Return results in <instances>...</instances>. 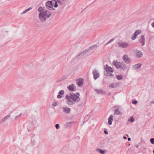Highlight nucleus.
Masks as SVG:
<instances>
[{
    "mask_svg": "<svg viewBox=\"0 0 154 154\" xmlns=\"http://www.w3.org/2000/svg\"><path fill=\"white\" fill-rule=\"evenodd\" d=\"M112 64L113 65L115 66L116 68L117 69H121V70H124L127 69L126 65L123 62H118L117 60H114Z\"/></svg>",
    "mask_w": 154,
    "mask_h": 154,
    "instance_id": "nucleus-3",
    "label": "nucleus"
},
{
    "mask_svg": "<svg viewBox=\"0 0 154 154\" xmlns=\"http://www.w3.org/2000/svg\"><path fill=\"white\" fill-rule=\"evenodd\" d=\"M121 114V112L119 111L118 109H115L114 110V114L116 115H119Z\"/></svg>",
    "mask_w": 154,
    "mask_h": 154,
    "instance_id": "nucleus-22",
    "label": "nucleus"
},
{
    "mask_svg": "<svg viewBox=\"0 0 154 154\" xmlns=\"http://www.w3.org/2000/svg\"><path fill=\"white\" fill-rule=\"evenodd\" d=\"M75 122L74 121H72V122H69L68 123V124L69 125L70 124H74L75 123Z\"/></svg>",
    "mask_w": 154,
    "mask_h": 154,
    "instance_id": "nucleus-38",
    "label": "nucleus"
},
{
    "mask_svg": "<svg viewBox=\"0 0 154 154\" xmlns=\"http://www.w3.org/2000/svg\"><path fill=\"white\" fill-rule=\"evenodd\" d=\"M32 8L31 7L29 8L28 9H26V10H25L22 13V14H25V13H26V12H27L29 11V10H30L31 9H32Z\"/></svg>",
    "mask_w": 154,
    "mask_h": 154,
    "instance_id": "nucleus-27",
    "label": "nucleus"
},
{
    "mask_svg": "<svg viewBox=\"0 0 154 154\" xmlns=\"http://www.w3.org/2000/svg\"><path fill=\"white\" fill-rule=\"evenodd\" d=\"M140 142H139L137 145H136L135 146L136 148H138L139 147V146H140Z\"/></svg>",
    "mask_w": 154,
    "mask_h": 154,
    "instance_id": "nucleus-40",
    "label": "nucleus"
},
{
    "mask_svg": "<svg viewBox=\"0 0 154 154\" xmlns=\"http://www.w3.org/2000/svg\"><path fill=\"white\" fill-rule=\"evenodd\" d=\"M141 64L140 63L136 64L132 66V69L134 70H137L141 67Z\"/></svg>",
    "mask_w": 154,
    "mask_h": 154,
    "instance_id": "nucleus-13",
    "label": "nucleus"
},
{
    "mask_svg": "<svg viewBox=\"0 0 154 154\" xmlns=\"http://www.w3.org/2000/svg\"><path fill=\"white\" fill-rule=\"evenodd\" d=\"M122 59L124 62L127 64H129L131 62V59L128 55H124L122 57Z\"/></svg>",
    "mask_w": 154,
    "mask_h": 154,
    "instance_id": "nucleus-5",
    "label": "nucleus"
},
{
    "mask_svg": "<svg viewBox=\"0 0 154 154\" xmlns=\"http://www.w3.org/2000/svg\"><path fill=\"white\" fill-rule=\"evenodd\" d=\"M131 140V138H130L128 137V141H130V140Z\"/></svg>",
    "mask_w": 154,
    "mask_h": 154,
    "instance_id": "nucleus-47",
    "label": "nucleus"
},
{
    "mask_svg": "<svg viewBox=\"0 0 154 154\" xmlns=\"http://www.w3.org/2000/svg\"><path fill=\"white\" fill-rule=\"evenodd\" d=\"M10 116V115H8L2 119L1 120V122H4Z\"/></svg>",
    "mask_w": 154,
    "mask_h": 154,
    "instance_id": "nucleus-21",
    "label": "nucleus"
},
{
    "mask_svg": "<svg viewBox=\"0 0 154 154\" xmlns=\"http://www.w3.org/2000/svg\"><path fill=\"white\" fill-rule=\"evenodd\" d=\"M97 47V45H93L89 47V49L92 50L94 49V48H96Z\"/></svg>",
    "mask_w": 154,
    "mask_h": 154,
    "instance_id": "nucleus-26",
    "label": "nucleus"
},
{
    "mask_svg": "<svg viewBox=\"0 0 154 154\" xmlns=\"http://www.w3.org/2000/svg\"><path fill=\"white\" fill-rule=\"evenodd\" d=\"M123 138L124 139H127V137H125V136H124L123 137Z\"/></svg>",
    "mask_w": 154,
    "mask_h": 154,
    "instance_id": "nucleus-48",
    "label": "nucleus"
},
{
    "mask_svg": "<svg viewBox=\"0 0 154 154\" xmlns=\"http://www.w3.org/2000/svg\"><path fill=\"white\" fill-rule=\"evenodd\" d=\"M55 127L57 129H58L60 128V125L59 124H57L55 125Z\"/></svg>",
    "mask_w": 154,
    "mask_h": 154,
    "instance_id": "nucleus-33",
    "label": "nucleus"
},
{
    "mask_svg": "<svg viewBox=\"0 0 154 154\" xmlns=\"http://www.w3.org/2000/svg\"><path fill=\"white\" fill-rule=\"evenodd\" d=\"M63 80H61V79L60 80H57V82H60L61 81H62Z\"/></svg>",
    "mask_w": 154,
    "mask_h": 154,
    "instance_id": "nucleus-45",
    "label": "nucleus"
},
{
    "mask_svg": "<svg viewBox=\"0 0 154 154\" xmlns=\"http://www.w3.org/2000/svg\"><path fill=\"white\" fill-rule=\"evenodd\" d=\"M21 115V113L18 116H16L15 117V119H17L19 118V117L20 116V115Z\"/></svg>",
    "mask_w": 154,
    "mask_h": 154,
    "instance_id": "nucleus-39",
    "label": "nucleus"
},
{
    "mask_svg": "<svg viewBox=\"0 0 154 154\" xmlns=\"http://www.w3.org/2000/svg\"><path fill=\"white\" fill-rule=\"evenodd\" d=\"M89 51V49H87L84 50L83 52H82L83 54L85 55Z\"/></svg>",
    "mask_w": 154,
    "mask_h": 154,
    "instance_id": "nucleus-31",
    "label": "nucleus"
},
{
    "mask_svg": "<svg viewBox=\"0 0 154 154\" xmlns=\"http://www.w3.org/2000/svg\"><path fill=\"white\" fill-rule=\"evenodd\" d=\"M104 69L107 72H114L112 68L111 67L108 66L107 64L106 65V67L104 68Z\"/></svg>",
    "mask_w": 154,
    "mask_h": 154,
    "instance_id": "nucleus-11",
    "label": "nucleus"
},
{
    "mask_svg": "<svg viewBox=\"0 0 154 154\" xmlns=\"http://www.w3.org/2000/svg\"><path fill=\"white\" fill-rule=\"evenodd\" d=\"M92 74L94 75V78L95 80L97 79L100 76V74L98 71L96 69L93 70Z\"/></svg>",
    "mask_w": 154,
    "mask_h": 154,
    "instance_id": "nucleus-6",
    "label": "nucleus"
},
{
    "mask_svg": "<svg viewBox=\"0 0 154 154\" xmlns=\"http://www.w3.org/2000/svg\"><path fill=\"white\" fill-rule=\"evenodd\" d=\"M151 103H154V100L152 102H150Z\"/></svg>",
    "mask_w": 154,
    "mask_h": 154,
    "instance_id": "nucleus-46",
    "label": "nucleus"
},
{
    "mask_svg": "<svg viewBox=\"0 0 154 154\" xmlns=\"http://www.w3.org/2000/svg\"><path fill=\"white\" fill-rule=\"evenodd\" d=\"M134 117L133 116H131L130 118H129L128 120V121L133 122H134Z\"/></svg>",
    "mask_w": 154,
    "mask_h": 154,
    "instance_id": "nucleus-25",
    "label": "nucleus"
},
{
    "mask_svg": "<svg viewBox=\"0 0 154 154\" xmlns=\"http://www.w3.org/2000/svg\"><path fill=\"white\" fill-rule=\"evenodd\" d=\"M152 26L154 28V22L152 23Z\"/></svg>",
    "mask_w": 154,
    "mask_h": 154,
    "instance_id": "nucleus-44",
    "label": "nucleus"
},
{
    "mask_svg": "<svg viewBox=\"0 0 154 154\" xmlns=\"http://www.w3.org/2000/svg\"><path fill=\"white\" fill-rule=\"evenodd\" d=\"M137 38V36L134 33L133 34L131 37V39L132 40H134Z\"/></svg>",
    "mask_w": 154,
    "mask_h": 154,
    "instance_id": "nucleus-28",
    "label": "nucleus"
},
{
    "mask_svg": "<svg viewBox=\"0 0 154 154\" xmlns=\"http://www.w3.org/2000/svg\"><path fill=\"white\" fill-rule=\"evenodd\" d=\"M62 0L63 1H65L66 0Z\"/></svg>",
    "mask_w": 154,
    "mask_h": 154,
    "instance_id": "nucleus-52",
    "label": "nucleus"
},
{
    "mask_svg": "<svg viewBox=\"0 0 154 154\" xmlns=\"http://www.w3.org/2000/svg\"><path fill=\"white\" fill-rule=\"evenodd\" d=\"M109 43H110V42H109H109H108L106 44V45H107V44H109Z\"/></svg>",
    "mask_w": 154,
    "mask_h": 154,
    "instance_id": "nucleus-49",
    "label": "nucleus"
},
{
    "mask_svg": "<svg viewBox=\"0 0 154 154\" xmlns=\"http://www.w3.org/2000/svg\"><path fill=\"white\" fill-rule=\"evenodd\" d=\"M104 133L105 134H108V131H107L106 130H105L104 131Z\"/></svg>",
    "mask_w": 154,
    "mask_h": 154,
    "instance_id": "nucleus-41",
    "label": "nucleus"
},
{
    "mask_svg": "<svg viewBox=\"0 0 154 154\" xmlns=\"http://www.w3.org/2000/svg\"><path fill=\"white\" fill-rule=\"evenodd\" d=\"M108 95H110V93H109V94H108Z\"/></svg>",
    "mask_w": 154,
    "mask_h": 154,
    "instance_id": "nucleus-50",
    "label": "nucleus"
},
{
    "mask_svg": "<svg viewBox=\"0 0 154 154\" xmlns=\"http://www.w3.org/2000/svg\"><path fill=\"white\" fill-rule=\"evenodd\" d=\"M58 4L57 2H56V1H55V4L54 5V7L55 8H57L58 7Z\"/></svg>",
    "mask_w": 154,
    "mask_h": 154,
    "instance_id": "nucleus-34",
    "label": "nucleus"
},
{
    "mask_svg": "<svg viewBox=\"0 0 154 154\" xmlns=\"http://www.w3.org/2000/svg\"><path fill=\"white\" fill-rule=\"evenodd\" d=\"M150 142L152 144H154V138H152L150 139Z\"/></svg>",
    "mask_w": 154,
    "mask_h": 154,
    "instance_id": "nucleus-32",
    "label": "nucleus"
},
{
    "mask_svg": "<svg viewBox=\"0 0 154 154\" xmlns=\"http://www.w3.org/2000/svg\"><path fill=\"white\" fill-rule=\"evenodd\" d=\"M119 84V83H118L112 84L109 85V87L112 88H116L118 87Z\"/></svg>",
    "mask_w": 154,
    "mask_h": 154,
    "instance_id": "nucleus-18",
    "label": "nucleus"
},
{
    "mask_svg": "<svg viewBox=\"0 0 154 154\" xmlns=\"http://www.w3.org/2000/svg\"><path fill=\"white\" fill-rule=\"evenodd\" d=\"M116 77L118 80H120L122 78V77L121 75H117Z\"/></svg>",
    "mask_w": 154,
    "mask_h": 154,
    "instance_id": "nucleus-29",
    "label": "nucleus"
},
{
    "mask_svg": "<svg viewBox=\"0 0 154 154\" xmlns=\"http://www.w3.org/2000/svg\"><path fill=\"white\" fill-rule=\"evenodd\" d=\"M136 53L137 58L141 57L143 54L141 51L139 50L137 51Z\"/></svg>",
    "mask_w": 154,
    "mask_h": 154,
    "instance_id": "nucleus-17",
    "label": "nucleus"
},
{
    "mask_svg": "<svg viewBox=\"0 0 154 154\" xmlns=\"http://www.w3.org/2000/svg\"><path fill=\"white\" fill-rule=\"evenodd\" d=\"M79 96V93L78 92L76 93V94L72 92H69L65 96V98L67 100L66 103L69 106L73 105L74 103L80 100Z\"/></svg>",
    "mask_w": 154,
    "mask_h": 154,
    "instance_id": "nucleus-1",
    "label": "nucleus"
},
{
    "mask_svg": "<svg viewBox=\"0 0 154 154\" xmlns=\"http://www.w3.org/2000/svg\"><path fill=\"white\" fill-rule=\"evenodd\" d=\"M77 84L78 86L79 87L82 86L83 83L84 79L82 78H79L78 79H77L76 80Z\"/></svg>",
    "mask_w": 154,
    "mask_h": 154,
    "instance_id": "nucleus-9",
    "label": "nucleus"
},
{
    "mask_svg": "<svg viewBox=\"0 0 154 154\" xmlns=\"http://www.w3.org/2000/svg\"><path fill=\"white\" fill-rule=\"evenodd\" d=\"M84 55V54H83L82 52H81L76 57L78 59H80L83 58Z\"/></svg>",
    "mask_w": 154,
    "mask_h": 154,
    "instance_id": "nucleus-19",
    "label": "nucleus"
},
{
    "mask_svg": "<svg viewBox=\"0 0 154 154\" xmlns=\"http://www.w3.org/2000/svg\"><path fill=\"white\" fill-rule=\"evenodd\" d=\"M97 151L98 152H100L102 154H104L105 153V150H102L101 149H97Z\"/></svg>",
    "mask_w": 154,
    "mask_h": 154,
    "instance_id": "nucleus-20",
    "label": "nucleus"
},
{
    "mask_svg": "<svg viewBox=\"0 0 154 154\" xmlns=\"http://www.w3.org/2000/svg\"><path fill=\"white\" fill-rule=\"evenodd\" d=\"M118 46L122 48H126L129 46V44L128 42H119L117 43Z\"/></svg>",
    "mask_w": 154,
    "mask_h": 154,
    "instance_id": "nucleus-7",
    "label": "nucleus"
},
{
    "mask_svg": "<svg viewBox=\"0 0 154 154\" xmlns=\"http://www.w3.org/2000/svg\"><path fill=\"white\" fill-rule=\"evenodd\" d=\"M137 103H138L137 101L136 100H135L134 101H132V103L133 104H136Z\"/></svg>",
    "mask_w": 154,
    "mask_h": 154,
    "instance_id": "nucleus-35",
    "label": "nucleus"
},
{
    "mask_svg": "<svg viewBox=\"0 0 154 154\" xmlns=\"http://www.w3.org/2000/svg\"><path fill=\"white\" fill-rule=\"evenodd\" d=\"M82 103H79V104L77 106L78 107V106L80 107V106H81L82 105Z\"/></svg>",
    "mask_w": 154,
    "mask_h": 154,
    "instance_id": "nucleus-42",
    "label": "nucleus"
},
{
    "mask_svg": "<svg viewBox=\"0 0 154 154\" xmlns=\"http://www.w3.org/2000/svg\"><path fill=\"white\" fill-rule=\"evenodd\" d=\"M153 154H154V149L153 151Z\"/></svg>",
    "mask_w": 154,
    "mask_h": 154,
    "instance_id": "nucleus-51",
    "label": "nucleus"
},
{
    "mask_svg": "<svg viewBox=\"0 0 154 154\" xmlns=\"http://www.w3.org/2000/svg\"><path fill=\"white\" fill-rule=\"evenodd\" d=\"M63 112L66 114L69 113L71 111L70 108L67 107H63Z\"/></svg>",
    "mask_w": 154,
    "mask_h": 154,
    "instance_id": "nucleus-14",
    "label": "nucleus"
},
{
    "mask_svg": "<svg viewBox=\"0 0 154 154\" xmlns=\"http://www.w3.org/2000/svg\"><path fill=\"white\" fill-rule=\"evenodd\" d=\"M64 94V91L63 90L60 91L58 93V94L57 96V98L60 99L61 98Z\"/></svg>",
    "mask_w": 154,
    "mask_h": 154,
    "instance_id": "nucleus-16",
    "label": "nucleus"
},
{
    "mask_svg": "<svg viewBox=\"0 0 154 154\" xmlns=\"http://www.w3.org/2000/svg\"><path fill=\"white\" fill-rule=\"evenodd\" d=\"M68 89L70 91H74L76 90V87L74 84L69 85L67 87Z\"/></svg>",
    "mask_w": 154,
    "mask_h": 154,
    "instance_id": "nucleus-8",
    "label": "nucleus"
},
{
    "mask_svg": "<svg viewBox=\"0 0 154 154\" xmlns=\"http://www.w3.org/2000/svg\"><path fill=\"white\" fill-rule=\"evenodd\" d=\"M66 78V76L65 75H63L62 77L61 78V80H64Z\"/></svg>",
    "mask_w": 154,
    "mask_h": 154,
    "instance_id": "nucleus-36",
    "label": "nucleus"
},
{
    "mask_svg": "<svg viewBox=\"0 0 154 154\" xmlns=\"http://www.w3.org/2000/svg\"><path fill=\"white\" fill-rule=\"evenodd\" d=\"M139 41L141 44L142 46H143L145 45V38L144 35H141V38L139 40Z\"/></svg>",
    "mask_w": 154,
    "mask_h": 154,
    "instance_id": "nucleus-10",
    "label": "nucleus"
},
{
    "mask_svg": "<svg viewBox=\"0 0 154 154\" xmlns=\"http://www.w3.org/2000/svg\"><path fill=\"white\" fill-rule=\"evenodd\" d=\"M106 75L108 76H112L113 77L114 76V75L111 73L108 72L107 73Z\"/></svg>",
    "mask_w": 154,
    "mask_h": 154,
    "instance_id": "nucleus-30",
    "label": "nucleus"
},
{
    "mask_svg": "<svg viewBox=\"0 0 154 154\" xmlns=\"http://www.w3.org/2000/svg\"><path fill=\"white\" fill-rule=\"evenodd\" d=\"M54 106H56L57 105V102H53L52 104Z\"/></svg>",
    "mask_w": 154,
    "mask_h": 154,
    "instance_id": "nucleus-37",
    "label": "nucleus"
},
{
    "mask_svg": "<svg viewBox=\"0 0 154 154\" xmlns=\"http://www.w3.org/2000/svg\"><path fill=\"white\" fill-rule=\"evenodd\" d=\"M94 91L98 94L104 95L106 94L103 90L101 89H100L99 90L97 89H94Z\"/></svg>",
    "mask_w": 154,
    "mask_h": 154,
    "instance_id": "nucleus-12",
    "label": "nucleus"
},
{
    "mask_svg": "<svg viewBox=\"0 0 154 154\" xmlns=\"http://www.w3.org/2000/svg\"><path fill=\"white\" fill-rule=\"evenodd\" d=\"M113 116L112 115H111L109 116L108 120V124L109 125H111L112 124V122L113 120Z\"/></svg>",
    "mask_w": 154,
    "mask_h": 154,
    "instance_id": "nucleus-15",
    "label": "nucleus"
},
{
    "mask_svg": "<svg viewBox=\"0 0 154 154\" xmlns=\"http://www.w3.org/2000/svg\"><path fill=\"white\" fill-rule=\"evenodd\" d=\"M38 11L40 12L38 16L40 20L42 22L45 21L47 18H49L51 15L50 11L45 10L44 8L42 7H39Z\"/></svg>",
    "mask_w": 154,
    "mask_h": 154,
    "instance_id": "nucleus-2",
    "label": "nucleus"
},
{
    "mask_svg": "<svg viewBox=\"0 0 154 154\" xmlns=\"http://www.w3.org/2000/svg\"><path fill=\"white\" fill-rule=\"evenodd\" d=\"M54 4V3H52V1H48L46 3V7L49 10H54V9L53 8Z\"/></svg>",
    "mask_w": 154,
    "mask_h": 154,
    "instance_id": "nucleus-4",
    "label": "nucleus"
},
{
    "mask_svg": "<svg viewBox=\"0 0 154 154\" xmlns=\"http://www.w3.org/2000/svg\"><path fill=\"white\" fill-rule=\"evenodd\" d=\"M54 1H56L57 3L59 5H62L63 4V2L61 1L60 0H54Z\"/></svg>",
    "mask_w": 154,
    "mask_h": 154,
    "instance_id": "nucleus-23",
    "label": "nucleus"
},
{
    "mask_svg": "<svg viewBox=\"0 0 154 154\" xmlns=\"http://www.w3.org/2000/svg\"><path fill=\"white\" fill-rule=\"evenodd\" d=\"M141 32V31L140 29H138L135 31V32L134 33V34L136 35L137 36L139 34H140Z\"/></svg>",
    "mask_w": 154,
    "mask_h": 154,
    "instance_id": "nucleus-24",
    "label": "nucleus"
},
{
    "mask_svg": "<svg viewBox=\"0 0 154 154\" xmlns=\"http://www.w3.org/2000/svg\"><path fill=\"white\" fill-rule=\"evenodd\" d=\"M114 39L113 38H112V39H111V40H110L109 41V42L110 43H111V42H112V41H114Z\"/></svg>",
    "mask_w": 154,
    "mask_h": 154,
    "instance_id": "nucleus-43",
    "label": "nucleus"
}]
</instances>
